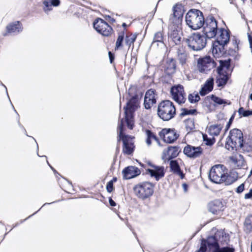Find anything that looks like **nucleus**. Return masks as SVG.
<instances>
[{
	"label": "nucleus",
	"instance_id": "f257e3e1",
	"mask_svg": "<svg viewBox=\"0 0 252 252\" xmlns=\"http://www.w3.org/2000/svg\"><path fill=\"white\" fill-rule=\"evenodd\" d=\"M220 35L212 44V54L215 58H219L226 53L225 45L230 40V32L223 28L219 30Z\"/></svg>",
	"mask_w": 252,
	"mask_h": 252
},
{
	"label": "nucleus",
	"instance_id": "f03ea898",
	"mask_svg": "<svg viewBox=\"0 0 252 252\" xmlns=\"http://www.w3.org/2000/svg\"><path fill=\"white\" fill-rule=\"evenodd\" d=\"M220 65L217 68L218 74L216 78V83L219 87H223L227 83L230 73L231 60H220Z\"/></svg>",
	"mask_w": 252,
	"mask_h": 252
},
{
	"label": "nucleus",
	"instance_id": "7ed1b4c3",
	"mask_svg": "<svg viewBox=\"0 0 252 252\" xmlns=\"http://www.w3.org/2000/svg\"><path fill=\"white\" fill-rule=\"evenodd\" d=\"M183 41H185L189 49L195 51L202 50L207 44V40L204 35L200 32L191 33L188 38H184Z\"/></svg>",
	"mask_w": 252,
	"mask_h": 252
},
{
	"label": "nucleus",
	"instance_id": "20e7f679",
	"mask_svg": "<svg viewBox=\"0 0 252 252\" xmlns=\"http://www.w3.org/2000/svg\"><path fill=\"white\" fill-rule=\"evenodd\" d=\"M118 128L119 129L118 142L121 140L123 143V151L125 154L127 155H131L134 152L135 146L134 142L132 140V137L129 135L124 134L125 129L123 119L121 120L120 123L119 124Z\"/></svg>",
	"mask_w": 252,
	"mask_h": 252
},
{
	"label": "nucleus",
	"instance_id": "39448f33",
	"mask_svg": "<svg viewBox=\"0 0 252 252\" xmlns=\"http://www.w3.org/2000/svg\"><path fill=\"white\" fill-rule=\"evenodd\" d=\"M139 96L136 94L132 96L127 102L124 108L125 121L127 127L132 129L133 127V113L138 106Z\"/></svg>",
	"mask_w": 252,
	"mask_h": 252
},
{
	"label": "nucleus",
	"instance_id": "423d86ee",
	"mask_svg": "<svg viewBox=\"0 0 252 252\" xmlns=\"http://www.w3.org/2000/svg\"><path fill=\"white\" fill-rule=\"evenodd\" d=\"M229 241V237L226 234L218 232L213 236H208L207 239H202L201 244L207 248L211 250L215 249L220 245L227 244Z\"/></svg>",
	"mask_w": 252,
	"mask_h": 252
},
{
	"label": "nucleus",
	"instance_id": "0eeeda50",
	"mask_svg": "<svg viewBox=\"0 0 252 252\" xmlns=\"http://www.w3.org/2000/svg\"><path fill=\"white\" fill-rule=\"evenodd\" d=\"M176 114V109L172 102L163 100L158 106V115L163 121H169Z\"/></svg>",
	"mask_w": 252,
	"mask_h": 252
},
{
	"label": "nucleus",
	"instance_id": "6e6552de",
	"mask_svg": "<svg viewBox=\"0 0 252 252\" xmlns=\"http://www.w3.org/2000/svg\"><path fill=\"white\" fill-rule=\"evenodd\" d=\"M154 185L149 182H143L135 185L133 188L134 194L139 198L145 200L154 193Z\"/></svg>",
	"mask_w": 252,
	"mask_h": 252
},
{
	"label": "nucleus",
	"instance_id": "1a4fd4ad",
	"mask_svg": "<svg viewBox=\"0 0 252 252\" xmlns=\"http://www.w3.org/2000/svg\"><path fill=\"white\" fill-rule=\"evenodd\" d=\"M243 139V133L241 130L234 128L230 130L225 144V147L229 150H237L239 146L242 145Z\"/></svg>",
	"mask_w": 252,
	"mask_h": 252
},
{
	"label": "nucleus",
	"instance_id": "9d476101",
	"mask_svg": "<svg viewBox=\"0 0 252 252\" xmlns=\"http://www.w3.org/2000/svg\"><path fill=\"white\" fill-rule=\"evenodd\" d=\"M201 34H203L207 39L215 37L218 30L217 22L214 17H209L206 19L205 25Z\"/></svg>",
	"mask_w": 252,
	"mask_h": 252
},
{
	"label": "nucleus",
	"instance_id": "9b49d317",
	"mask_svg": "<svg viewBox=\"0 0 252 252\" xmlns=\"http://www.w3.org/2000/svg\"><path fill=\"white\" fill-rule=\"evenodd\" d=\"M216 65V62L209 56L200 58L197 60V67L200 73L207 74Z\"/></svg>",
	"mask_w": 252,
	"mask_h": 252
},
{
	"label": "nucleus",
	"instance_id": "f8f14e48",
	"mask_svg": "<svg viewBox=\"0 0 252 252\" xmlns=\"http://www.w3.org/2000/svg\"><path fill=\"white\" fill-rule=\"evenodd\" d=\"M93 27L99 33L104 36H109L112 31V28L102 19L98 17L93 22Z\"/></svg>",
	"mask_w": 252,
	"mask_h": 252
},
{
	"label": "nucleus",
	"instance_id": "ddd939ff",
	"mask_svg": "<svg viewBox=\"0 0 252 252\" xmlns=\"http://www.w3.org/2000/svg\"><path fill=\"white\" fill-rule=\"evenodd\" d=\"M224 167L223 165L217 164L211 168L209 174V178L211 182L216 184L221 183L224 173Z\"/></svg>",
	"mask_w": 252,
	"mask_h": 252
},
{
	"label": "nucleus",
	"instance_id": "4468645a",
	"mask_svg": "<svg viewBox=\"0 0 252 252\" xmlns=\"http://www.w3.org/2000/svg\"><path fill=\"white\" fill-rule=\"evenodd\" d=\"M170 93L173 99L179 104L185 102L186 98L184 87L180 84L173 86L170 89Z\"/></svg>",
	"mask_w": 252,
	"mask_h": 252
},
{
	"label": "nucleus",
	"instance_id": "2eb2a0df",
	"mask_svg": "<svg viewBox=\"0 0 252 252\" xmlns=\"http://www.w3.org/2000/svg\"><path fill=\"white\" fill-rule=\"evenodd\" d=\"M158 135L167 143H173L179 136L175 129L166 128L159 131Z\"/></svg>",
	"mask_w": 252,
	"mask_h": 252
},
{
	"label": "nucleus",
	"instance_id": "dca6fc26",
	"mask_svg": "<svg viewBox=\"0 0 252 252\" xmlns=\"http://www.w3.org/2000/svg\"><path fill=\"white\" fill-rule=\"evenodd\" d=\"M187 24L192 29L195 30L205 25L204 17H185Z\"/></svg>",
	"mask_w": 252,
	"mask_h": 252
},
{
	"label": "nucleus",
	"instance_id": "f3484780",
	"mask_svg": "<svg viewBox=\"0 0 252 252\" xmlns=\"http://www.w3.org/2000/svg\"><path fill=\"white\" fill-rule=\"evenodd\" d=\"M183 153L189 158H195L199 157L203 153V149L200 146L195 147L187 145L185 147Z\"/></svg>",
	"mask_w": 252,
	"mask_h": 252
},
{
	"label": "nucleus",
	"instance_id": "a211bd4d",
	"mask_svg": "<svg viewBox=\"0 0 252 252\" xmlns=\"http://www.w3.org/2000/svg\"><path fill=\"white\" fill-rule=\"evenodd\" d=\"M182 30L169 28L168 38L169 42H172L176 45H179L182 41Z\"/></svg>",
	"mask_w": 252,
	"mask_h": 252
},
{
	"label": "nucleus",
	"instance_id": "6ab92c4d",
	"mask_svg": "<svg viewBox=\"0 0 252 252\" xmlns=\"http://www.w3.org/2000/svg\"><path fill=\"white\" fill-rule=\"evenodd\" d=\"M23 30L22 24L19 21H15L9 23L6 27V32L3 33L4 36H7L9 34L17 35Z\"/></svg>",
	"mask_w": 252,
	"mask_h": 252
},
{
	"label": "nucleus",
	"instance_id": "aec40b11",
	"mask_svg": "<svg viewBox=\"0 0 252 252\" xmlns=\"http://www.w3.org/2000/svg\"><path fill=\"white\" fill-rule=\"evenodd\" d=\"M148 164L150 166L154 168V170L151 169H147V171L151 177H155L157 181H158L160 178L164 177L165 172L163 166H157L153 164L150 162H149Z\"/></svg>",
	"mask_w": 252,
	"mask_h": 252
},
{
	"label": "nucleus",
	"instance_id": "412c9836",
	"mask_svg": "<svg viewBox=\"0 0 252 252\" xmlns=\"http://www.w3.org/2000/svg\"><path fill=\"white\" fill-rule=\"evenodd\" d=\"M148 164L150 166L154 168V170L151 169H147V171L151 177H155L157 181H158L160 178L164 177L165 172L163 166H157L153 164L150 162H149Z\"/></svg>",
	"mask_w": 252,
	"mask_h": 252
},
{
	"label": "nucleus",
	"instance_id": "4be33fe9",
	"mask_svg": "<svg viewBox=\"0 0 252 252\" xmlns=\"http://www.w3.org/2000/svg\"><path fill=\"white\" fill-rule=\"evenodd\" d=\"M140 170L136 167L129 166L125 168L122 171L123 179L125 180L135 178L140 175Z\"/></svg>",
	"mask_w": 252,
	"mask_h": 252
},
{
	"label": "nucleus",
	"instance_id": "5701e85b",
	"mask_svg": "<svg viewBox=\"0 0 252 252\" xmlns=\"http://www.w3.org/2000/svg\"><path fill=\"white\" fill-rule=\"evenodd\" d=\"M157 100L155 96V91L150 89L146 93L144 97V105L146 109H149L155 104Z\"/></svg>",
	"mask_w": 252,
	"mask_h": 252
},
{
	"label": "nucleus",
	"instance_id": "b1692460",
	"mask_svg": "<svg viewBox=\"0 0 252 252\" xmlns=\"http://www.w3.org/2000/svg\"><path fill=\"white\" fill-rule=\"evenodd\" d=\"M224 206L220 199L215 200L208 204V208L210 212L213 214H218L223 210Z\"/></svg>",
	"mask_w": 252,
	"mask_h": 252
},
{
	"label": "nucleus",
	"instance_id": "393cba45",
	"mask_svg": "<svg viewBox=\"0 0 252 252\" xmlns=\"http://www.w3.org/2000/svg\"><path fill=\"white\" fill-rule=\"evenodd\" d=\"M181 152V149L178 146H168L167 150H164L163 154L166 156H168V160H170L176 158Z\"/></svg>",
	"mask_w": 252,
	"mask_h": 252
},
{
	"label": "nucleus",
	"instance_id": "a878e982",
	"mask_svg": "<svg viewBox=\"0 0 252 252\" xmlns=\"http://www.w3.org/2000/svg\"><path fill=\"white\" fill-rule=\"evenodd\" d=\"M238 178V173L234 170H232L228 174L225 175L224 173L221 183H224L225 185L228 186L236 182Z\"/></svg>",
	"mask_w": 252,
	"mask_h": 252
},
{
	"label": "nucleus",
	"instance_id": "bb28decb",
	"mask_svg": "<svg viewBox=\"0 0 252 252\" xmlns=\"http://www.w3.org/2000/svg\"><path fill=\"white\" fill-rule=\"evenodd\" d=\"M214 81V80L213 78H210L207 80L199 91V94L201 96L206 95L213 90Z\"/></svg>",
	"mask_w": 252,
	"mask_h": 252
},
{
	"label": "nucleus",
	"instance_id": "cd10ccee",
	"mask_svg": "<svg viewBox=\"0 0 252 252\" xmlns=\"http://www.w3.org/2000/svg\"><path fill=\"white\" fill-rule=\"evenodd\" d=\"M176 62L173 58L168 59L166 61L164 67V72L166 74L171 75L176 71Z\"/></svg>",
	"mask_w": 252,
	"mask_h": 252
},
{
	"label": "nucleus",
	"instance_id": "c85d7f7f",
	"mask_svg": "<svg viewBox=\"0 0 252 252\" xmlns=\"http://www.w3.org/2000/svg\"><path fill=\"white\" fill-rule=\"evenodd\" d=\"M170 168L171 171L174 174L179 175L181 179L185 177V174L181 170L179 164L176 160H170Z\"/></svg>",
	"mask_w": 252,
	"mask_h": 252
},
{
	"label": "nucleus",
	"instance_id": "c756f323",
	"mask_svg": "<svg viewBox=\"0 0 252 252\" xmlns=\"http://www.w3.org/2000/svg\"><path fill=\"white\" fill-rule=\"evenodd\" d=\"M183 18V17H171L170 18V24L169 26V28L182 30V24Z\"/></svg>",
	"mask_w": 252,
	"mask_h": 252
},
{
	"label": "nucleus",
	"instance_id": "7c9ffc66",
	"mask_svg": "<svg viewBox=\"0 0 252 252\" xmlns=\"http://www.w3.org/2000/svg\"><path fill=\"white\" fill-rule=\"evenodd\" d=\"M137 34L136 33H132L128 32L126 33L125 38V43L126 45L128 46V49L129 50L131 46V50L134 48V42L135 41L137 38Z\"/></svg>",
	"mask_w": 252,
	"mask_h": 252
},
{
	"label": "nucleus",
	"instance_id": "2f4dec72",
	"mask_svg": "<svg viewBox=\"0 0 252 252\" xmlns=\"http://www.w3.org/2000/svg\"><path fill=\"white\" fill-rule=\"evenodd\" d=\"M242 145L239 146V148H242L243 150L247 152L252 151V137L249 136L244 140L243 139Z\"/></svg>",
	"mask_w": 252,
	"mask_h": 252
},
{
	"label": "nucleus",
	"instance_id": "473e14b6",
	"mask_svg": "<svg viewBox=\"0 0 252 252\" xmlns=\"http://www.w3.org/2000/svg\"><path fill=\"white\" fill-rule=\"evenodd\" d=\"M230 160L236 165L238 168H241L245 165V161L243 156L241 155H239L238 157H230Z\"/></svg>",
	"mask_w": 252,
	"mask_h": 252
},
{
	"label": "nucleus",
	"instance_id": "72a5a7b5",
	"mask_svg": "<svg viewBox=\"0 0 252 252\" xmlns=\"http://www.w3.org/2000/svg\"><path fill=\"white\" fill-rule=\"evenodd\" d=\"M172 11V16H184L185 9L182 4L177 3L173 7Z\"/></svg>",
	"mask_w": 252,
	"mask_h": 252
},
{
	"label": "nucleus",
	"instance_id": "f704fd0d",
	"mask_svg": "<svg viewBox=\"0 0 252 252\" xmlns=\"http://www.w3.org/2000/svg\"><path fill=\"white\" fill-rule=\"evenodd\" d=\"M222 126L220 125H211L208 128V132L212 136H218L222 128Z\"/></svg>",
	"mask_w": 252,
	"mask_h": 252
},
{
	"label": "nucleus",
	"instance_id": "c9c22d12",
	"mask_svg": "<svg viewBox=\"0 0 252 252\" xmlns=\"http://www.w3.org/2000/svg\"><path fill=\"white\" fill-rule=\"evenodd\" d=\"M244 230L247 233L252 232V215L246 217L244 224Z\"/></svg>",
	"mask_w": 252,
	"mask_h": 252
},
{
	"label": "nucleus",
	"instance_id": "e433bc0d",
	"mask_svg": "<svg viewBox=\"0 0 252 252\" xmlns=\"http://www.w3.org/2000/svg\"><path fill=\"white\" fill-rule=\"evenodd\" d=\"M178 59L182 66L186 64L187 60V54L185 51L178 49L177 50Z\"/></svg>",
	"mask_w": 252,
	"mask_h": 252
},
{
	"label": "nucleus",
	"instance_id": "4c0bfd02",
	"mask_svg": "<svg viewBox=\"0 0 252 252\" xmlns=\"http://www.w3.org/2000/svg\"><path fill=\"white\" fill-rule=\"evenodd\" d=\"M210 98L212 101L218 105L223 104L224 106L225 105H230V101L224 99H222L220 97H218L214 94H212Z\"/></svg>",
	"mask_w": 252,
	"mask_h": 252
},
{
	"label": "nucleus",
	"instance_id": "58836bf2",
	"mask_svg": "<svg viewBox=\"0 0 252 252\" xmlns=\"http://www.w3.org/2000/svg\"><path fill=\"white\" fill-rule=\"evenodd\" d=\"M145 132L147 135V139L146 142L148 146L151 145L152 141L151 139H153L157 142H159L158 138L157 137L156 135L150 129H146Z\"/></svg>",
	"mask_w": 252,
	"mask_h": 252
},
{
	"label": "nucleus",
	"instance_id": "ea45409f",
	"mask_svg": "<svg viewBox=\"0 0 252 252\" xmlns=\"http://www.w3.org/2000/svg\"><path fill=\"white\" fill-rule=\"evenodd\" d=\"M125 30L121 32L118 35V38L116 42L115 49H118L120 47H122L123 43L125 38Z\"/></svg>",
	"mask_w": 252,
	"mask_h": 252
},
{
	"label": "nucleus",
	"instance_id": "a19ab883",
	"mask_svg": "<svg viewBox=\"0 0 252 252\" xmlns=\"http://www.w3.org/2000/svg\"><path fill=\"white\" fill-rule=\"evenodd\" d=\"M212 252H235V249L233 247H223L220 248V246L212 251Z\"/></svg>",
	"mask_w": 252,
	"mask_h": 252
},
{
	"label": "nucleus",
	"instance_id": "79ce46f5",
	"mask_svg": "<svg viewBox=\"0 0 252 252\" xmlns=\"http://www.w3.org/2000/svg\"><path fill=\"white\" fill-rule=\"evenodd\" d=\"M181 111L182 112L180 115L181 117H184L186 115H195L197 113V110L195 109H188L187 108H182Z\"/></svg>",
	"mask_w": 252,
	"mask_h": 252
},
{
	"label": "nucleus",
	"instance_id": "37998d69",
	"mask_svg": "<svg viewBox=\"0 0 252 252\" xmlns=\"http://www.w3.org/2000/svg\"><path fill=\"white\" fill-rule=\"evenodd\" d=\"M238 112L239 115L241 117H249L250 116L252 115V110H245L244 108L242 107H240L238 110Z\"/></svg>",
	"mask_w": 252,
	"mask_h": 252
},
{
	"label": "nucleus",
	"instance_id": "c03bdc74",
	"mask_svg": "<svg viewBox=\"0 0 252 252\" xmlns=\"http://www.w3.org/2000/svg\"><path fill=\"white\" fill-rule=\"evenodd\" d=\"M186 127L187 131H190L195 128L194 121L192 119H189L186 122Z\"/></svg>",
	"mask_w": 252,
	"mask_h": 252
},
{
	"label": "nucleus",
	"instance_id": "a18cd8bd",
	"mask_svg": "<svg viewBox=\"0 0 252 252\" xmlns=\"http://www.w3.org/2000/svg\"><path fill=\"white\" fill-rule=\"evenodd\" d=\"M163 35L162 32H156L154 37L153 43L155 42H163Z\"/></svg>",
	"mask_w": 252,
	"mask_h": 252
},
{
	"label": "nucleus",
	"instance_id": "49530a36",
	"mask_svg": "<svg viewBox=\"0 0 252 252\" xmlns=\"http://www.w3.org/2000/svg\"><path fill=\"white\" fill-rule=\"evenodd\" d=\"M200 98L198 94H189L188 96L189 101L191 103H196L200 100Z\"/></svg>",
	"mask_w": 252,
	"mask_h": 252
},
{
	"label": "nucleus",
	"instance_id": "de8ad7c7",
	"mask_svg": "<svg viewBox=\"0 0 252 252\" xmlns=\"http://www.w3.org/2000/svg\"><path fill=\"white\" fill-rule=\"evenodd\" d=\"M203 16V13L199 10L196 9H190L185 16Z\"/></svg>",
	"mask_w": 252,
	"mask_h": 252
},
{
	"label": "nucleus",
	"instance_id": "09e8293b",
	"mask_svg": "<svg viewBox=\"0 0 252 252\" xmlns=\"http://www.w3.org/2000/svg\"><path fill=\"white\" fill-rule=\"evenodd\" d=\"M203 140L205 142V144L207 146H211L213 145L215 142V139L214 138H208L207 135H203Z\"/></svg>",
	"mask_w": 252,
	"mask_h": 252
},
{
	"label": "nucleus",
	"instance_id": "8fccbe9b",
	"mask_svg": "<svg viewBox=\"0 0 252 252\" xmlns=\"http://www.w3.org/2000/svg\"><path fill=\"white\" fill-rule=\"evenodd\" d=\"M44 10L45 11H50L52 9V5L50 1L44 0L43 1Z\"/></svg>",
	"mask_w": 252,
	"mask_h": 252
},
{
	"label": "nucleus",
	"instance_id": "3c124183",
	"mask_svg": "<svg viewBox=\"0 0 252 252\" xmlns=\"http://www.w3.org/2000/svg\"><path fill=\"white\" fill-rule=\"evenodd\" d=\"M55 202H56V201H54V202H52V203H44V204L42 205V207H41V208H40V209H39L37 211L35 212V213H33V214H32V215H31L29 216L28 218H27L26 219H24V220H20V222H19V224H21V223H23V222H24L25 221H26L27 220H28V219L30 218H31V217H32V216L34 215H35V214H36L38 211H39L41 209V208L42 207H43V206H46V205H49V204H52V203H55Z\"/></svg>",
	"mask_w": 252,
	"mask_h": 252
},
{
	"label": "nucleus",
	"instance_id": "603ef678",
	"mask_svg": "<svg viewBox=\"0 0 252 252\" xmlns=\"http://www.w3.org/2000/svg\"><path fill=\"white\" fill-rule=\"evenodd\" d=\"M235 114H236V112H234V113L232 114V115L230 118L229 121L226 126L225 130H227L230 127V126L231 125L232 122L234 119Z\"/></svg>",
	"mask_w": 252,
	"mask_h": 252
},
{
	"label": "nucleus",
	"instance_id": "864d4df0",
	"mask_svg": "<svg viewBox=\"0 0 252 252\" xmlns=\"http://www.w3.org/2000/svg\"><path fill=\"white\" fill-rule=\"evenodd\" d=\"M106 189L107 192L110 193L113 191L114 189L113 187V184L112 183V182H108L106 185Z\"/></svg>",
	"mask_w": 252,
	"mask_h": 252
},
{
	"label": "nucleus",
	"instance_id": "5fc2aeb1",
	"mask_svg": "<svg viewBox=\"0 0 252 252\" xmlns=\"http://www.w3.org/2000/svg\"><path fill=\"white\" fill-rule=\"evenodd\" d=\"M245 189V184L242 183L236 189V192L237 193H241Z\"/></svg>",
	"mask_w": 252,
	"mask_h": 252
},
{
	"label": "nucleus",
	"instance_id": "6e6d98bb",
	"mask_svg": "<svg viewBox=\"0 0 252 252\" xmlns=\"http://www.w3.org/2000/svg\"><path fill=\"white\" fill-rule=\"evenodd\" d=\"M244 198L245 199H252V189H251L248 193L245 194Z\"/></svg>",
	"mask_w": 252,
	"mask_h": 252
},
{
	"label": "nucleus",
	"instance_id": "4d7b16f0",
	"mask_svg": "<svg viewBox=\"0 0 252 252\" xmlns=\"http://www.w3.org/2000/svg\"><path fill=\"white\" fill-rule=\"evenodd\" d=\"M232 42L235 47V49L236 48L237 50H238V44H239V41H238L236 37H234L233 39H232Z\"/></svg>",
	"mask_w": 252,
	"mask_h": 252
},
{
	"label": "nucleus",
	"instance_id": "13d9d810",
	"mask_svg": "<svg viewBox=\"0 0 252 252\" xmlns=\"http://www.w3.org/2000/svg\"><path fill=\"white\" fill-rule=\"evenodd\" d=\"M108 55H109L110 62L111 63H112L115 59L114 54L113 53H112L111 52L109 51L108 52Z\"/></svg>",
	"mask_w": 252,
	"mask_h": 252
},
{
	"label": "nucleus",
	"instance_id": "bf43d9fd",
	"mask_svg": "<svg viewBox=\"0 0 252 252\" xmlns=\"http://www.w3.org/2000/svg\"><path fill=\"white\" fill-rule=\"evenodd\" d=\"M50 2L52 5V6H57L59 5L60 3V0H50Z\"/></svg>",
	"mask_w": 252,
	"mask_h": 252
},
{
	"label": "nucleus",
	"instance_id": "052dcab7",
	"mask_svg": "<svg viewBox=\"0 0 252 252\" xmlns=\"http://www.w3.org/2000/svg\"><path fill=\"white\" fill-rule=\"evenodd\" d=\"M206 251L207 248L201 243L200 249L195 252H206Z\"/></svg>",
	"mask_w": 252,
	"mask_h": 252
},
{
	"label": "nucleus",
	"instance_id": "680f3d73",
	"mask_svg": "<svg viewBox=\"0 0 252 252\" xmlns=\"http://www.w3.org/2000/svg\"><path fill=\"white\" fill-rule=\"evenodd\" d=\"M109 202L111 206L114 207L116 205V202L111 197L109 198Z\"/></svg>",
	"mask_w": 252,
	"mask_h": 252
},
{
	"label": "nucleus",
	"instance_id": "e2e57ef3",
	"mask_svg": "<svg viewBox=\"0 0 252 252\" xmlns=\"http://www.w3.org/2000/svg\"><path fill=\"white\" fill-rule=\"evenodd\" d=\"M218 10L216 8H213L211 9V13L209 15V16H213L216 14L217 11Z\"/></svg>",
	"mask_w": 252,
	"mask_h": 252
},
{
	"label": "nucleus",
	"instance_id": "0e129e2a",
	"mask_svg": "<svg viewBox=\"0 0 252 252\" xmlns=\"http://www.w3.org/2000/svg\"><path fill=\"white\" fill-rule=\"evenodd\" d=\"M182 187H183L184 192H187L188 191V187H189L188 185L186 183H184L182 185Z\"/></svg>",
	"mask_w": 252,
	"mask_h": 252
},
{
	"label": "nucleus",
	"instance_id": "69168bd1",
	"mask_svg": "<svg viewBox=\"0 0 252 252\" xmlns=\"http://www.w3.org/2000/svg\"><path fill=\"white\" fill-rule=\"evenodd\" d=\"M47 164H48V165L50 167V168L52 169V170L54 171V172L56 174V173H57V171H56V170L49 164V163L48 162V160H47Z\"/></svg>",
	"mask_w": 252,
	"mask_h": 252
},
{
	"label": "nucleus",
	"instance_id": "338daca9",
	"mask_svg": "<svg viewBox=\"0 0 252 252\" xmlns=\"http://www.w3.org/2000/svg\"><path fill=\"white\" fill-rule=\"evenodd\" d=\"M18 115H19L18 114ZM18 125L21 128H22L23 129H24V127L21 125V124L20 123V121H19V116H18Z\"/></svg>",
	"mask_w": 252,
	"mask_h": 252
},
{
	"label": "nucleus",
	"instance_id": "774afa93",
	"mask_svg": "<svg viewBox=\"0 0 252 252\" xmlns=\"http://www.w3.org/2000/svg\"><path fill=\"white\" fill-rule=\"evenodd\" d=\"M117 181V178L116 177H114L113 179L110 181L109 182H112V183L113 184L114 182H116Z\"/></svg>",
	"mask_w": 252,
	"mask_h": 252
}]
</instances>
